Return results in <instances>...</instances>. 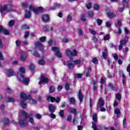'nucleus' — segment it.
I'll use <instances>...</instances> for the list:
<instances>
[{"instance_id": "1", "label": "nucleus", "mask_w": 130, "mask_h": 130, "mask_svg": "<svg viewBox=\"0 0 130 130\" xmlns=\"http://www.w3.org/2000/svg\"><path fill=\"white\" fill-rule=\"evenodd\" d=\"M32 115H33V114L32 113L27 115V113L24 111H21L20 113V116H23L24 118L20 119L19 123L21 125V126H27V125H28V118H29V122L31 123V124H35L34 119L30 117L32 116Z\"/></svg>"}, {"instance_id": "28", "label": "nucleus", "mask_w": 130, "mask_h": 130, "mask_svg": "<svg viewBox=\"0 0 130 130\" xmlns=\"http://www.w3.org/2000/svg\"><path fill=\"white\" fill-rule=\"evenodd\" d=\"M69 101L71 104H73V105H75V103H76V101L75 100V99H74V98H71L69 100Z\"/></svg>"}, {"instance_id": "33", "label": "nucleus", "mask_w": 130, "mask_h": 130, "mask_svg": "<svg viewBox=\"0 0 130 130\" xmlns=\"http://www.w3.org/2000/svg\"><path fill=\"white\" fill-rule=\"evenodd\" d=\"M39 64H40L41 66H44V64H45V61L43 59L40 60L39 61Z\"/></svg>"}, {"instance_id": "51", "label": "nucleus", "mask_w": 130, "mask_h": 130, "mask_svg": "<svg viewBox=\"0 0 130 130\" xmlns=\"http://www.w3.org/2000/svg\"><path fill=\"white\" fill-rule=\"evenodd\" d=\"M14 20H11L9 23V26H10V27H12V26H13V25H14Z\"/></svg>"}, {"instance_id": "54", "label": "nucleus", "mask_w": 130, "mask_h": 130, "mask_svg": "<svg viewBox=\"0 0 130 130\" xmlns=\"http://www.w3.org/2000/svg\"><path fill=\"white\" fill-rule=\"evenodd\" d=\"M35 68V66H34V64H30L29 66V69L33 71Z\"/></svg>"}, {"instance_id": "48", "label": "nucleus", "mask_w": 130, "mask_h": 130, "mask_svg": "<svg viewBox=\"0 0 130 130\" xmlns=\"http://www.w3.org/2000/svg\"><path fill=\"white\" fill-rule=\"evenodd\" d=\"M15 43L17 46H18V47L21 46V41L17 40L16 41Z\"/></svg>"}, {"instance_id": "23", "label": "nucleus", "mask_w": 130, "mask_h": 130, "mask_svg": "<svg viewBox=\"0 0 130 130\" xmlns=\"http://www.w3.org/2000/svg\"><path fill=\"white\" fill-rule=\"evenodd\" d=\"M66 52L67 56H69V57L72 56V51L70 50L69 49H67L66 50Z\"/></svg>"}, {"instance_id": "32", "label": "nucleus", "mask_w": 130, "mask_h": 130, "mask_svg": "<svg viewBox=\"0 0 130 130\" xmlns=\"http://www.w3.org/2000/svg\"><path fill=\"white\" fill-rule=\"evenodd\" d=\"M92 125L91 126L92 128H93V130H98L97 128V125H96V123L92 122Z\"/></svg>"}, {"instance_id": "42", "label": "nucleus", "mask_w": 130, "mask_h": 130, "mask_svg": "<svg viewBox=\"0 0 130 130\" xmlns=\"http://www.w3.org/2000/svg\"><path fill=\"white\" fill-rule=\"evenodd\" d=\"M73 61L74 64H80V63H81L80 60H76Z\"/></svg>"}, {"instance_id": "41", "label": "nucleus", "mask_w": 130, "mask_h": 130, "mask_svg": "<svg viewBox=\"0 0 130 130\" xmlns=\"http://www.w3.org/2000/svg\"><path fill=\"white\" fill-rule=\"evenodd\" d=\"M92 62H93V63H94L95 64H96V63L98 62V60H97V58L96 57L93 58L92 60Z\"/></svg>"}, {"instance_id": "30", "label": "nucleus", "mask_w": 130, "mask_h": 130, "mask_svg": "<svg viewBox=\"0 0 130 130\" xmlns=\"http://www.w3.org/2000/svg\"><path fill=\"white\" fill-rule=\"evenodd\" d=\"M123 127L124 128L126 127V118L125 117H124L123 120Z\"/></svg>"}, {"instance_id": "59", "label": "nucleus", "mask_w": 130, "mask_h": 130, "mask_svg": "<svg viewBox=\"0 0 130 130\" xmlns=\"http://www.w3.org/2000/svg\"><path fill=\"white\" fill-rule=\"evenodd\" d=\"M81 20H82L83 22H85L86 21V16L85 15H82L81 17Z\"/></svg>"}, {"instance_id": "4", "label": "nucleus", "mask_w": 130, "mask_h": 130, "mask_svg": "<svg viewBox=\"0 0 130 130\" xmlns=\"http://www.w3.org/2000/svg\"><path fill=\"white\" fill-rule=\"evenodd\" d=\"M5 11H8V12H13L12 9V5L8 4L7 5H4L3 7H1L0 9V12L1 14H3V12Z\"/></svg>"}, {"instance_id": "37", "label": "nucleus", "mask_w": 130, "mask_h": 130, "mask_svg": "<svg viewBox=\"0 0 130 130\" xmlns=\"http://www.w3.org/2000/svg\"><path fill=\"white\" fill-rule=\"evenodd\" d=\"M116 99H118L119 101H120L121 100V95L119 93H117L116 95Z\"/></svg>"}, {"instance_id": "57", "label": "nucleus", "mask_w": 130, "mask_h": 130, "mask_svg": "<svg viewBox=\"0 0 130 130\" xmlns=\"http://www.w3.org/2000/svg\"><path fill=\"white\" fill-rule=\"evenodd\" d=\"M33 55H34V56H36V57H38V56H39V55L38 54V52H37V51H35L34 52Z\"/></svg>"}, {"instance_id": "5", "label": "nucleus", "mask_w": 130, "mask_h": 130, "mask_svg": "<svg viewBox=\"0 0 130 130\" xmlns=\"http://www.w3.org/2000/svg\"><path fill=\"white\" fill-rule=\"evenodd\" d=\"M29 11H32L35 14H38L39 12H42L43 11V7H40L38 8H35L32 6H29Z\"/></svg>"}, {"instance_id": "47", "label": "nucleus", "mask_w": 130, "mask_h": 130, "mask_svg": "<svg viewBox=\"0 0 130 130\" xmlns=\"http://www.w3.org/2000/svg\"><path fill=\"white\" fill-rule=\"evenodd\" d=\"M55 55H56V56H57L58 57H61V56H62V55H61V53L59 52V51L55 53Z\"/></svg>"}, {"instance_id": "31", "label": "nucleus", "mask_w": 130, "mask_h": 130, "mask_svg": "<svg viewBox=\"0 0 130 130\" xmlns=\"http://www.w3.org/2000/svg\"><path fill=\"white\" fill-rule=\"evenodd\" d=\"M92 120L94 122H97V114H93L92 116Z\"/></svg>"}, {"instance_id": "53", "label": "nucleus", "mask_w": 130, "mask_h": 130, "mask_svg": "<svg viewBox=\"0 0 130 130\" xmlns=\"http://www.w3.org/2000/svg\"><path fill=\"white\" fill-rule=\"evenodd\" d=\"M48 44L49 45V46H52L53 42L52 41V40H50L48 42Z\"/></svg>"}, {"instance_id": "13", "label": "nucleus", "mask_w": 130, "mask_h": 130, "mask_svg": "<svg viewBox=\"0 0 130 130\" xmlns=\"http://www.w3.org/2000/svg\"><path fill=\"white\" fill-rule=\"evenodd\" d=\"M55 107L53 106V105H49V110L50 113H53L54 112V110H55Z\"/></svg>"}, {"instance_id": "12", "label": "nucleus", "mask_w": 130, "mask_h": 130, "mask_svg": "<svg viewBox=\"0 0 130 130\" xmlns=\"http://www.w3.org/2000/svg\"><path fill=\"white\" fill-rule=\"evenodd\" d=\"M128 40V37H125V39L120 41V44L121 45H124L127 43V41Z\"/></svg>"}, {"instance_id": "45", "label": "nucleus", "mask_w": 130, "mask_h": 130, "mask_svg": "<svg viewBox=\"0 0 130 130\" xmlns=\"http://www.w3.org/2000/svg\"><path fill=\"white\" fill-rule=\"evenodd\" d=\"M29 103H30V104L35 105V104H36V103H37V102H36V101H35V100H31L29 101Z\"/></svg>"}, {"instance_id": "56", "label": "nucleus", "mask_w": 130, "mask_h": 130, "mask_svg": "<svg viewBox=\"0 0 130 130\" xmlns=\"http://www.w3.org/2000/svg\"><path fill=\"white\" fill-rule=\"evenodd\" d=\"M86 7L87 9H88V10H90V9H91V8H92L91 3H89V4H87Z\"/></svg>"}, {"instance_id": "61", "label": "nucleus", "mask_w": 130, "mask_h": 130, "mask_svg": "<svg viewBox=\"0 0 130 130\" xmlns=\"http://www.w3.org/2000/svg\"><path fill=\"white\" fill-rule=\"evenodd\" d=\"M89 31L90 33L92 34V35H96V34H97V32H96V31L94 30H90Z\"/></svg>"}, {"instance_id": "35", "label": "nucleus", "mask_w": 130, "mask_h": 130, "mask_svg": "<svg viewBox=\"0 0 130 130\" xmlns=\"http://www.w3.org/2000/svg\"><path fill=\"white\" fill-rule=\"evenodd\" d=\"M63 112L64 111L62 110H61L59 112V115H60L62 118L64 117V114H63Z\"/></svg>"}, {"instance_id": "55", "label": "nucleus", "mask_w": 130, "mask_h": 130, "mask_svg": "<svg viewBox=\"0 0 130 130\" xmlns=\"http://www.w3.org/2000/svg\"><path fill=\"white\" fill-rule=\"evenodd\" d=\"M72 19L73 18H72V16H71L70 15H69L67 17V22H71V21H72Z\"/></svg>"}, {"instance_id": "20", "label": "nucleus", "mask_w": 130, "mask_h": 130, "mask_svg": "<svg viewBox=\"0 0 130 130\" xmlns=\"http://www.w3.org/2000/svg\"><path fill=\"white\" fill-rule=\"evenodd\" d=\"M69 112H70V113H73V114H77V110L73 108H69Z\"/></svg>"}, {"instance_id": "15", "label": "nucleus", "mask_w": 130, "mask_h": 130, "mask_svg": "<svg viewBox=\"0 0 130 130\" xmlns=\"http://www.w3.org/2000/svg\"><path fill=\"white\" fill-rule=\"evenodd\" d=\"M78 97L80 101V102H83V94H82V89H79L78 94Z\"/></svg>"}, {"instance_id": "9", "label": "nucleus", "mask_w": 130, "mask_h": 130, "mask_svg": "<svg viewBox=\"0 0 130 130\" xmlns=\"http://www.w3.org/2000/svg\"><path fill=\"white\" fill-rule=\"evenodd\" d=\"M28 55L25 52H21L20 59L21 60H25Z\"/></svg>"}, {"instance_id": "10", "label": "nucleus", "mask_w": 130, "mask_h": 130, "mask_svg": "<svg viewBox=\"0 0 130 130\" xmlns=\"http://www.w3.org/2000/svg\"><path fill=\"white\" fill-rule=\"evenodd\" d=\"M36 47L37 48H39L41 51L43 50V46H42V44H41L40 42H37L35 43Z\"/></svg>"}, {"instance_id": "44", "label": "nucleus", "mask_w": 130, "mask_h": 130, "mask_svg": "<svg viewBox=\"0 0 130 130\" xmlns=\"http://www.w3.org/2000/svg\"><path fill=\"white\" fill-rule=\"evenodd\" d=\"M21 6L23 8H28V5L27 3L24 2V3H22Z\"/></svg>"}, {"instance_id": "26", "label": "nucleus", "mask_w": 130, "mask_h": 130, "mask_svg": "<svg viewBox=\"0 0 130 130\" xmlns=\"http://www.w3.org/2000/svg\"><path fill=\"white\" fill-rule=\"evenodd\" d=\"M107 15L109 18H110V19H112V18H113V17H114L115 16L114 14H113V13L112 12H108Z\"/></svg>"}, {"instance_id": "6", "label": "nucleus", "mask_w": 130, "mask_h": 130, "mask_svg": "<svg viewBox=\"0 0 130 130\" xmlns=\"http://www.w3.org/2000/svg\"><path fill=\"white\" fill-rule=\"evenodd\" d=\"M105 104V102H104L103 99H102V98H100L98 102L96 110H98V108H102V107L104 106Z\"/></svg>"}, {"instance_id": "2", "label": "nucleus", "mask_w": 130, "mask_h": 130, "mask_svg": "<svg viewBox=\"0 0 130 130\" xmlns=\"http://www.w3.org/2000/svg\"><path fill=\"white\" fill-rule=\"evenodd\" d=\"M20 104L22 107V108H26V107L27 106V103H26V94H25L24 92L21 93L20 94Z\"/></svg>"}, {"instance_id": "40", "label": "nucleus", "mask_w": 130, "mask_h": 130, "mask_svg": "<svg viewBox=\"0 0 130 130\" xmlns=\"http://www.w3.org/2000/svg\"><path fill=\"white\" fill-rule=\"evenodd\" d=\"M109 87L111 89V90L115 91V88L114 87V86H113L112 83H109Z\"/></svg>"}, {"instance_id": "14", "label": "nucleus", "mask_w": 130, "mask_h": 130, "mask_svg": "<svg viewBox=\"0 0 130 130\" xmlns=\"http://www.w3.org/2000/svg\"><path fill=\"white\" fill-rule=\"evenodd\" d=\"M7 75L8 77H13V76H15L14 71L12 69L7 71Z\"/></svg>"}, {"instance_id": "18", "label": "nucleus", "mask_w": 130, "mask_h": 130, "mask_svg": "<svg viewBox=\"0 0 130 130\" xmlns=\"http://www.w3.org/2000/svg\"><path fill=\"white\" fill-rule=\"evenodd\" d=\"M61 5L59 4L56 3L54 4V6L50 8V10H55L56 9H58Z\"/></svg>"}, {"instance_id": "16", "label": "nucleus", "mask_w": 130, "mask_h": 130, "mask_svg": "<svg viewBox=\"0 0 130 130\" xmlns=\"http://www.w3.org/2000/svg\"><path fill=\"white\" fill-rule=\"evenodd\" d=\"M42 20L44 22H48L49 21V16L48 15L45 14L43 15Z\"/></svg>"}, {"instance_id": "38", "label": "nucleus", "mask_w": 130, "mask_h": 130, "mask_svg": "<svg viewBox=\"0 0 130 130\" xmlns=\"http://www.w3.org/2000/svg\"><path fill=\"white\" fill-rule=\"evenodd\" d=\"M49 90H50V93H53V92H54L55 90V88H54V86H50Z\"/></svg>"}, {"instance_id": "50", "label": "nucleus", "mask_w": 130, "mask_h": 130, "mask_svg": "<svg viewBox=\"0 0 130 130\" xmlns=\"http://www.w3.org/2000/svg\"><path fill=\"white\" fill-rule=\"evenodd\" d=\"M110 37V35H107L106 36H105L104 38V40H109V38Z\"/></svg>"}, {"instance_id": "24", "label": "nucleus", "mask_w": 130, "mask_h": 130, "mask_svg": "<svg viewBox=\"0 0 130 130\" xmlns=\"http://www.w3.org/2000/svg\"><path fill=\"white\" fill-rule=\"evenodd\" d=\"M2 121H3L5 124H9V119L8 118H2Z\"/></svg>"}, {"instance_id": "49", "label": "nucleus", "mask_w": 130, "mask_h": 130, "mask_svg": "<svg viewBox=\"0 0 130 130\" xmlns=\"http://www.w3.org/2000/svg\"><path fill=\"white\" fill-rule=\"evenodd\" d=\"M65 88L67 91H69L70 90V84L67 83L65 85Z\"/></svg>"}, {"instance_id": "63", "label": "nucleus", "mask_w": 130, "mask_h": 130, "mask_svg": "<svg viewBox=\"0 0 130 130\" xmlns=\"http://www.w3.org/2000/svg\"><path fill=\"white\" fill-rule=\"evenodd\" d=\"M22 43H23V44H24V45H28V44H29L27 40H25V41H23Z\"/></svg>"}, {"instance_id": "11", "label": "nucleus", "mask_w": 130, "mask_h": 130, "mask_svg": "<svg viewBox=\"0 0 130 130\" xmlns=\"http://www.w3.org/2000/svg\"><path fill=\"white\" fill-rule=\"evenodd\" d=\"M1 32H3L5 35H9V34H10L9 30L4 28L2 26H0V33Z\"/></svg>"}, {"instance_id": "39", "label": "nucleus", "mask_w": 130, "mask_h": 130, "mask_svg": "<svg viewBox=\"0 0 130 130\" xmlns=\"http://www.w3.org/2000/svg\"><path fill=\"white\" fill-rule=\"evenodd\" d=\"M39 39L41 42H45V40H46V37H42L40 38Z\"/></svg>"}, {"instance_id": "58", "label": "nucleus", "mask_w": 130, "mask_h": 130, "mask_svg": "<svg viewBox=\"0 0 130 130\" xmlns=\"http://www.w3.org/2000/svg\"><path fill=\"white\" fill-rule=\"evenodd\" d=\"M76 76L78 79H81V78H82V77H83V75L81 74H77L76 75Z\"/></svg>"}, {"instance_id": "21", "label": "nucleus", "mask_w": 130, "mask_h": 130, "mask_svg": "<svg viewBox=\"0 0 130 130\" xmlns=\"http://www.w3.org/2000/svg\"><path fill=\"white\" fill-rule=\"evenodd\" d=\"M115 113L116 114V117H119V115H120V110L118 108H116L115 110Z\"/></svg>"}, {"instance_id": "27", "label": "nucleus", "mask_w": 130, "mask_h": 130, "mask_svg": "<svg viewBox=\"0 0 130 130\" xmlns=\"http://www.w3.org/2000/svg\"><path fill=\"white\" fill-rule=\"evenodd\" d=\"M72 53V56H77V55H78V51H77V50L76 49H73Z\"/></svg>"}, {"instance_id": "64", "label": "nucleus", "mask_w": 130, "mask_h": 130, "mask_svg": "<svg viewBox=\"0 0 130 130\" xmlns=\"http://www.w3.org/2000/svg\"><path fill=\"white\" fill-rule=\"evenodd\" d=\"M103 56L105 59H106V57H107V53L106 52L103 53Z\"/></svg>"}, {"instance_id": "8", "label": "nucleus", "mask_w": 130, "mask_h": 130, "mask_svg": "<svg viewBox=\"0 0 130 130\" xmlns=\"http://www.w3.org/2000/svg\"><path fill=\"white\" fill-rule=\"evenodd\" d=\"M49 80L45 77L42 76L40 78V81L39 82V85H41V83H48Z\"/></svg>"}, {"instance_id": "62", "label": "nucleus", "mask_w": 130, "mask_h": 130, "mask_svg": "<svg viewBox=\"0 0 130 130\" xmlns=\"http://www.w3.org/2000/svg\"><path fill=\"white\" fill-rule=\"evenodd\" d=\"M112 55L115 59L116 60L118 59V56H117V55H116V54H113Z\"/></svg>"}, {"instance_id": "25", "label": "nucleus", "mask_w": 130, "mask_h": 130, "mask_svg": "<svg viewBox=\"0 0 130 130\" xmlns=\"http://www.w3.org/2000/svg\"><path fill=\"white\" fill-rule=\"evenodd\" d=\"M103 22V20L100 19H96V23L99 26H101L102 25V23Z\"/></svg>"}, {"instance_id": "43", "label": "nucleus", "mask_w": 130, "mask_h": 130, "mask_svg": "<svg viewBox=\"0 0 130 130\" xmlns=\"http://www.w3.org/2000/svg\"><path fill=\"white\" fill-rule=\"evenodd\" d=\"M106 27H107L108 28H110V27H111V23H110V21L106 22Z\"/></svg>"}, {"instance_id": "36", "label": "nucleus", "mask_w": 130, "mask_h": 130, "mask_svg": "<svg viewBox=\"0 0 130 130\" xmlns=\"http://www.w3.org/2000/svg\"><path fill=\"white\" fill-rule=\"evenodd\" d=\"M88 17H90V18H93V17L94 16V13H93L92 11H89L88 13Z\"/></svg>"}, {"instance_id": "60", "label": "nucleus", "mask_w": 130, "mask_h": 130, "mask_svg": "<svg viewBox=\"0 0 130 130\" xmlns=\"http://www.w3.org/2000/svg\"><path fill=\"white\" fill-rule=\"evenodd\" d=\"M92 41H93V42H97V41H98V38L94 36L92 38Z\"/></svg>"}, {"instance_id": "3", "label": "nucleus", "mask_w": 130, "mask_h": 130, "mask_svg": "<svg viewBox=\"0 0 130 130\" xmlns=\"http://www.w3.org/2000/svg\"><path fill=\"white\" fill-rule=\"evenodd\" d=\"M17 78L19 81L22 83H23V84H25V85H28V84H29V81H30L29 78H25L23 75L20 74L17 75Z\"/></svg>"}, {"instance_id": "29", "label": "nucleus", "mask_w": 130, "mask_h": 130, "mask_svg": "<svg viewBox=\"0 0 130 130\" xmlns=\"http://www.w3.org/2000/svg\"><path fill=\"white\" fill-rule=\"evenodd\" d=\"M52 50L56 53V52H58V51H59V48L58 47H54L52 48Z\"/></svg>"}, {"instance_id": "22", "label": "nucleus", "mask_w": 130, "mask_h": 130, "mask_svg": "<svg viewBox=\"0 0 130 130\" xmlns=\"http://www.w3.org/2000/svg\"><path fill=\"white\" fill-rule=\"evenodd\" d=\"M6 101L7 102H15V99L13 98H6Z\"/></svg>"}, {"instance_id": "52", "label": "nucleus", "mask_w": 130, "mask_h": 130, "mask_svg": "<svg viewBox=\"0 0 130 130\" xmlns=\"http://www.w3.org/2000/svg\"><path fill=\"white\" fill-rule=\"evenodd\" d=\"M78 34H79V35L83 36V34H84V32H83V31L82 30L79 29L78 30Z\"/></svg>"}, {"instance_id": "19", "label": "nucleus", "mask_w": 130, "mask_h": 130, "mask_svg": "<svg viewBox=\"0 0 130 130\" xmlns=\"http://www.w3.org/2000/svg\"><path fill=\"white\" fill-rule=\"evenodd\" d=\"M25 17L27 19L31 18V12L29 11H26L25 13Z\"/></svg>"}, {"instance_id": "17", "label": "nucleus", "mask_w": 130, "mask_h": 130, "mask_svg": "<svg viewBox=\"0 0 130 130\" xmlns=\"http://www.w3.org/2000/svg\"><path fill=\"white\" fill-rule=\"evenodd\" d=\"M74 65L75 64H74L73 61H69L68 62L67 67H68L69 69H73Z\"/></svg>"}, {"instance_id": "34", "label": "nucleus", "mask_w": 130, "mask_h": 130, "mask_svg": "<svg viewBox=\"0 0 130 130\" xmlns=\"http://www.w3.org/2000/svg\"><path fill=\"white\" fill-rule=\"evenodd\" d=\"M100 6L98 4H94L93 6V9L94 10H95L96 11H98V10H99L100 9Z\"/></svg>"}, {"instance_id": "46", "label": "nucleus", "mask_w": 130, "mask_h": 130, "mask_svg": "<svg viewBox=\"0 0 130 130\" xmlns=\"http://www.w3.org/2000/svg\"><path fill=\"white\" fill-rule=\"evenodd\" d=\"M19 71H20V73H22V74H24V73H25V68H24L23 67H20L19 68Z\"/></svg>"}, {"instance_id": "7", "label": "nucleus", "mask_w": 130, "mask_h": 130, "mask_svg": "<svg viewBox=\"0 0 130 130\" xmlns=\"http://www.w3.org/2000/svg\"><path fill=\"white\" fill-rule=\"evenodd\" d=\"M47 100L48 101H51V102H54V101H56V103H59V102H60V98L58 97L57 99H55L53 96H48Z\"/></svg>"}]
</instances>
